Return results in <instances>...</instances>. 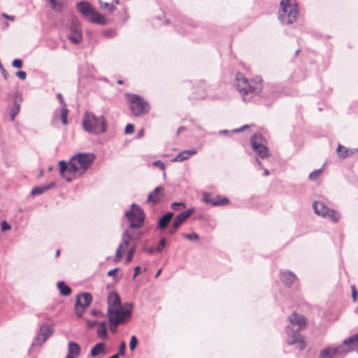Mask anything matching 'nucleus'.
Wrapping results in <instances>:
<instances>
[{
    "instance_id": "57",
    "label": "nucleus",
    "mask_w": 358,
    "mask_h": 358,
    "mask_svg": "<svg viewBox=\"0 0 358 358\" xmlns=\"http://www.w3.org/2000/svg\"><path fill=\"white\" fill-rule=\"evenodd\" d=\"M118 270H119V268H113V269H111V270H110V271L108 272L107 275H108V276H112V275H114V274H115V273Z\"/></svg>"
},
{
    "instance_id": "53",
    "label": "nucleus",
    "mask_w": 358,
    "mask_h": 358,
    "mask_svg": "<svg viewBox=\"0 0 358 358\" xmlns=\"http://www.w3.org/2000/svg\"><path fill=\"white\" fill-rule=\"evenodd\" d=\"M57 97L60 103V104L63 106H66V104L65 103L64 101V99H63V96H62V94H60V93H58L57 94Z\"/></svg>"
},
{
    "instance_id": "54",
    "label": "nucleus",
    "mask_w": 358,
    "mask_h": 358,
    "mask_svg": "<svg viewBox=\"0 0 358 358\" xmlns=\"http://www.w3.org/2000/svg\"><path fill=\"white\" fill-rule=\"evenodd\" d=\"M185 150V152H187V155H188V158L190 156L196 154V152H197V150L196 149H190V150Z\"/></svg>"
},
{
    "instance_id": "2",
    "label": "nucleus",
    "mask_w": 358,
    "mask_h": 358,
    "mask_svg": "<svg viewBox=\"0 0 358 358\" xmlns=\"http://www.w3.org/2000/svg\"><path fill=\"white\" fill-rule=\"evenodd\" d=\"M289 324L285 327V333L287 335L286 342L287 345H296L297 348L302 350L306 347V343L300 331L305 328L306 321L304 316L294 312L288 317Z\"/></svg>"
},
{
    "instance_id": "25",
    "label": "nucleus",
    "mask_w": 358,
    "mask_h": 358,
    "mask_svg": "<svg viewBox=\"0 0 358 358\" xmlns=\"http://www.w3.org/2000/svg\"><path fill=\"white\" fill-rule=\"evenodd\" d=\"M173 215H174L173 213L168 212L167 213L164 215L162 217H160V219L159 220V222H158L159 229L161 230L165 229L168 227V225H169V222H171V219L173 218Z\"/></svg>"
},
{
    "instance_id": "17",
    "label": "nucleus",
    "mask_w": 358,
    "mask_h": 358,
    "mask_svg": "<svg viewBox=\"0 0 358 358\" xmlns=\"http://www.w3.org/2000/svg\"><path fill=\"white\" fill-rule=\"evenodd\" d=\"M137 238H138L137 236L135 237L134 235L130 234L129 229H126L122 235V243H121L119 245V247L116 251L115 260L117 261L122 257V253H123L122 250L124 248V246H127L129 245V241L137 239Z\"/></svg>"
},
{
    "instance_id": "58",
    "label": "nucleus",
    "mask_w": 358,
    "mask_h": 358,
    "mask_svg": "<svg viewBox=\"0 0 358 358\" xmlns=\"http://www.w3.org/2000/svg\"><path fill=\"white\" fill-rule=\"evenodd\" d=\"M2 16L9 20L13 21L15 20V17L13 15H8L6 13H2Z\"/></svg>"
},
{
    "instance_id": "30",
    "label": "nucleus",
    "mask_w": 358,
    "mask_h": 358,
    "mask_svg": "<svg viewBox=\"0 0 358 358\" xmlns=\"http://www.w3.org/2000/svg\"><path fill=\"white\" fill-rule=\"evenodd\" d=\"M57 287L59 289L60 294L62 296H69L71 293V289L66 285L64 282L59 281L57 283Z\"/></svg>"
},
{
    "instance_id": "44",
    "label": "nucleus",
    "mask_w": 358,
    "mask_h": 358,
    "mask_svg": "<svg viewBox=\"0 0 358 358\" xmlns=\"http://www.w3.org/2000/svg\"><path fill=\"white\" fill-rule=\"evenodd\" d=\"M134 131V126L132 124H127L124 129V133L126 134H131Z\"/></svg>"
},
{
    "instance_id": "3",
    "label": "nucleus",
    "mask_w": 358,
    "mask_h": 358,
    "mask_svg": "<svg viewBox=\"0 0 358 358\" xmlns=\"http://www.w3.org/2000/svg\"><path fill=\"white\" fill-rule=\"evenodd\" d=\"M262 79L257 76L249 81L243 73L236 74L234 85L239 92L243 101H249L255 95L259 94L263 90Z\"/></svg>"
},
{
    "instance_id": "24",
    "label": "nucleus",
    "mask_w": 358,
    "mask_h": 358,
    "mask_svg": "<svg viewBox=\"0 0 358 358\" xmlns=\"http://www.w3.org/2000/svg\"><path fill=\"white\" fill-rule=\"evenodd\" d=\"M108 307H113V308H117V307L123 306L121 304V300L119 295L116 292H110L108 297Z\"/></svg>"
},
{
    "instance_id": "27",
    "label": "nucleus",
    "mask_w": 358,
    "mask_h": 358,
    "mask_svg": "<svg viewBox=\"0 0 358 358\" xmlns=\"http://www.w3.org/2000/svg\"><path fill=\"white\" fill-rule=\"evenodd\" d=\"M164 189L162 186H157L155 188V189L148 194V202H152L154 203H157L160 197L159 196V194Z\"/></svg>"
},
{
    "instance_id": "55",
    "label": "nucleus",
    "mask_w": 358,
    "mask_h": 358,
    "mask_svg": "<svg viewBox=\"0 0 358 358\" xmlns=\"http://www.w3.org/2000/svg\"><path fill=\"white\" fill-rule=\"evenodd\" d=\"M0 68H1V73L3 76V78L7 80L8 79V73L3 68L1 64L0 63Z\"/></svg>"
},
{
    "instance_id": "16",
    "label": "nucleus",
    "mask_w": 358,
    "mask_h": 358,
    "mask_svg": "<svg viewBox=\"0 0 358 358\" xmlns=\"http://www.w3.org/2000/svg\"><path fill=\"white\" fill-rule=\"evenodd\" d=\"M22 100L23 99L22 92L20 91H16L13 96V106L9 108V115L12 122L15 120L16 115L20 110Z\"/></svg>"
},
{
    "instance_id": "10",
    "label": "nucleus",
    "mask_w": 358,
    "mask_h": 358,
    "mask_svg": "<svg viewBox=\"0 0 358 358\" xmlns=\"http://www.w3.org/2000/svg\"><path fill=\"white\" fill-rule=\"evenodd\" d=\"M92 295L88 292L80 293L77 295L74 311L78 317L83 316L85 308L92 303Z\"/></svg>"
},
{
    "instance_id": "59",
    "label": "nucleus",
    "mask_w": 358,
    "mask_h": 358,
    "mask_svg": "<svg viewBox=\"0 0 358 358\" xmlns=\"http://www.w3.org/2000/svg\"><path fill=\"white\" fill-rule=\"evenodd\" d=\"M178 229V227H176L174 228V224H172L171 228L169 229V232L170 234H173L176 233V231H177Z\"/></svg>"
},
{
    "instance_id": "26",
    "label": "nucleus",
    "mask_w": 358,
    "mask_h": 358,
    "mask_svg": "<svg viewBox=\"0 0 358 358\" xmlns=\"http://www.w3.org/2000/svg\"><path fill=\"white\" fill-rule=\"evenodd\" d=\"M90 21L101 25H105L107 22L105 17L99 13L95 9L90 16Z\"/></svg>"
},
{
    "instance_id": "52",
    "label": "nucleus",
    "mask_w": 358,
    "mask_h": 358,
    "mask_svg": "<svg viewBox=\"0 0 358 358\" xmlns=\"http://www.w3.org/2000/svg\"><path fill=\"white\" fill-rule=\"evenodd\" d=\"M351 292H352V297L353 299V301H356L357 292L356 287L355 285H351Z\"/></svg>"
},
{
    "instance_id": "19",
    "label": "nucleus",
    "mask_w": 358,
    "mask_h": 358,
    "mask_svg": "<svg viewBox=\"0 0 358 358\" xmlns=\"http://www.w3.org/2000/svg\"><path fill=\"white\" fill-rule=\"evenodd\" d=\"M193 24L189 20L181 19L178 20L176 23V28L178 32L185 34L190 32V27Z\"/></svg>"
},
{
    "instance_id": "4",
    "label": "nucleus",
    "mask_w": 358,
    "mask_h": 358,
    "mask_svg": "<svg viewBox=\"0 0 358 358\" xmlns=\"http://www.w3.org/2000/svg\"><path fill=\"white\" fill-rule=\"evenodd\" d=\"M83 127L89 134L99 135L106 131L107 121L102 115H96L93 113L86 112L83 116Z\"/></svg>"
},
{
    "instance_id": "21",
    "label": "nucleus",
    "mask_w": 358,
    "mask_h": 358,
    "mask_svg": "<svg viewBox=\"0 0 358 358\" xmlns=\"http://www.w3.org/2000/svg\"><path fill=\"white\" fill-rule=\"evenodd\" d=\"M194 212V208H189L184 212L179 213L173 220L174 228L179 227L180 224Z\"/></svg>"
},
{
    "instance_id": "20",
    "label": "nucleus",
    "mask_w": 358,
    "mask_h": 358,
    "mask_svg": "<svg viewBox=\"0 0 358 358\" xmlns=\"http://www.w3.org/2000/svg\"><path fill=\"white\" fill-rule=\"evenodd\" d=\"M76 7L78 10L85 17H90V16L94 10V8L91 6V4L87 1H80L78 3Z\"/></svg>"
},
{
    "instance_id": "48",
    "label": "nucleus",
    "mask_w": 358,
    "mask_h": 358,
    "mask_svg": "<svg viewBox=\"0 0 358 358\" xmlns=\"http://www.w3.org/2000/svg\"><path fill=\"white\" fill-rule=\"evenodd\" d=\"M153 166L159 168L161 170L165 169V164L160 160L155 161L152 163Z\"/></svg>"
},
{
    "instance_id": "49",
    "label": "nucleus",
    "mask_w": 358,
    "mask_h": 358,
    "mask_svg": "<svg viewBox=\"0 0 358 358\" xmlns=\"http://www.w3.org/2000/svg\"><path fill=\"white\" fill-rule=\"evenodd\" d=\"M10 229V225L6 221L3 220L1 222V230L3 231H7Z\"/></svg>"
},
{
    "instance_id": "22",
    "label": "nucleus",
    "mask_w": 358,
    "mask_h": 358,
    "mask_svg": "<svg viewBox=\"0 0 358 358\" xmlns=\"http://www.w3.org/2000/svg\"><path fill=\"white\" fill-rule=\"evenodd\" d=\"M348 349V352L358 347V333L348 337L343 341L341 345Z\"/></svg>"
},
{
    "instance_id": "23",
    "label": "nucleus",
    "mask_w": 358,
    "mask_h": 358,
    "mask_svg": "<svg viewBox=\"0 0 358 358\" xmlns=\"http://www.w3.org/2000/svg\"><path fill=\"white\" fill-rule=\"evenodd\" d=\"M80 353V345L76 342L70 341L68 344V354L66 358H77Z\"/></svg>"
},
{
    "instance_id": "39",
    "label": "nucleus",
    "mask_w": 358,
    "mask_h": 358,
    "mask_svg": "<svg viewBox=\"0 0 358 358\" xmlns=\"http://www.w3.org/2000/svg\"><path fill=\"white\" fill-rule=\"evenodd\" d=\"M166 244V241L165 238H161L157 246L155 248V251L160 253L163 251Z\"/></svg>"
},
{
    "instance_id": "7",
    "label": "nucleus",
    "mask_w": 358,
    "mask_h": 358,
    "mask_svg": "<svg viewBox=\"0 0 358 358\" xmlns=\"http://www.w3.org/2000/svg\"><path fill=\"white\" fill-rule=\"evenodd\" d=\"M125 217L130 222V228L137 229L143 225L145 213L137 204L132 203L131 209L125 212Z\"/></svg>"
},
{
    "instance_id": "56",
    "label": "nucleus",
    "mask_w": 358,
    "mask_h": 358,
    "mask_svg": "<svg viewBox=\"0 0 358 358\" xmlns=\"http://www.w3.org/2000/svg\"><path fill=\"white\" fill-rule=\"evenodd\" d=\"M92 315H94V316H96V317H98V316H100V315H103L101 311L98 310H92Z\"/></svg>"
},
{
    "instance_id": "46",
    "label": "nucleus",
    "mask_w": 358,
    "mask_h": 358,
    "mask_svg": "<svg viewBox=\"0 0 358 358\" xmlns=\"http://www.w3.org/2000/svg\"><path fill=\"white\" fill-rule=\"evenodd\" d=\"M182 207V208H185V203L183 202H173L171 203V208L174 210H178V207Z\"/></svg>"
},
{
    "instance_id": "13",
    "label": "nucleus",
    "mask_w": 358,
    "mask_h": 358,
    "mask_svg": "<svg viewBox=\"0 0 358 358\" xmlns=\"http://www.w3.org/2000/svg\"><path fill=\"white\" fill-rule=\"evenodd\" d=\"M53 332L54 328L52 325L48 323L42 324L33 344L36 345H41L53 334Z\"/></svg>"
},
{
    "instance_id": "28",
    "label": "nucleus",
    "mask_w": 358,
    "mask_h": 358,
    "mask_svg": "<svg viewBox=\"0 0 358 358\" xmlns=\"http://www.w3.org/2000/svg\"><path fill=\"white\" fill-rule=\"evenodd\" d=\"M55 186V182H52L49 185H46L36 186L32 189L31 193L34 196L40 195V194H43V192H45V191L51 189L52 187H53Z\"/></svg>"
},
{
    "instance_id": "64",
    "label": "nucleus",
    "mask_w": 358,
    "mask_h": 358,
    "mask_svg": "<svg viewBox=\"0 0 358 358\" xmlns=\"http://www.w3.org/2000/svg\"><path fill=\"white\" fill-rule=\"evenodd\" d=\"M146 250L149 254H152L155 251V248H148Z\"/></svg>"
},
{
    "instance_id": "50",
    "label": "nucleus",
    "mask_w": 358,
    "mask_h": 358,
    "mask_svg": "<svg viewBox=\"0 0 358 358\" xmlns=\"http://www.w3.org/2000/svg\"><path fill=\"white\" fill-rule=\"evenodd\" d=\"M16 76L21 80H25L27 78V73L23 71L16 72Z\"/></svg>"
},
{
    "instance_id": "15",
    "label": "nucleus",
    "mask_w": 358,
    "mask_h": 358,
    "mask_svg": "<svg viewBox=\"0 0 358 358\" xmlns=\"http://www.w3.org/2000/svg\"><path fill=\"white\" fill-rule=\"evenodd\" d=\"M202 201L213 206H224L229 203V200L227 197L221 196L220 195L213 197L212 195L208 192L203 193Z\"/></svg>"
},
{
    "instance_id": "43",
    "label": "nucleus",
    "mask_w": 358,
    "mask_h": 358,
    "mask_svg": "<svg viewBox=\"0 0 358 358\" xmlns=\"http://www.w3.org/2000/svg\"><path fill=\"white\" fill-rule=\"evenodd\" d=\"M125 348H126V343L125 342L122 341L120 343L118 350L119 357L120 356H124L125 353Z\"/></svg>"
},
{
    "instance_id": "51",
    "label": "nucleus",
    "mask_w": 358,
    "mask_h": 358,
    "mask_svg": "<svg viewBox=\"0 0 358 358\" xmlns=\"http://www.w3.org/2000/svg\"><path fill=\"white\" fill-rule=\"evenodd\" d=\"M110 330L112 333L115 334L117 331V328L118 325H116L114 322H109Z\"/></svg>"
},
{
    "instance_id": "33",
    "label": "nucleus",
    "mask_w": 358,
    "mask_h": 358,
    "mask_svg": "<svg viewBox=\"0 0 358 358\" xmlns=\"http://www.w3.org/2000/svg\"><path fill=\"white\" fill-rule=\"evenodd\" d=\"M322 171H323V168H320L319 169L314 170L309 174L308 179L311 181H316L320 178V176L322 175Z\"/></svg>"
},
{
    "instance_id": "63",
    "label": "nucleus",
    "mask_w": 358,
    "mask_h": 358,
    "mask_svg": "<svg viewBox=\"0 0 358 358\" xmlns=\"http://www.w3.org/2000/svg\"><path fill=\"white\" fill-rule=\"evenodd\" d=\"M270 174L269 171L266 169H264V176H268Z\"/></svg>"
},
{
    "instance_id": "45",
    "label": "nucleus",
    "mask_w": 358,
    "mask_h": 358,
    "mask_svg": "<svg viewBox=\"0 0 358 358\" xmlns=\"http://www.w3.org/2000/svg\"><path fill=\"white\" fill-rule=\"evenodd\" d=\"M12 66L14 68L20 69L22 66V61L20 59H15L13 61Z\"/></svg>"
},
{
    "instance_id": "31",
    "label": "nucleus",
    "mask_w": 358,
    "mask_h": 358,
    "mask_svg": "<svg viewBox=\"0 0 358 358\" xmlns=\"http://www.w3.org/2000/svg\"><path fill=\"white\" fill-rule=\"evenodd\" d=\"M97 334L100 337H103L104 338L107 336V328H106V322H102L99 323V327L97 329Z\"/></svg>"
},
{
    "instance_id": "5",
    "label": "nucleus",
    "mask_w": 358,
    "mask_h": 358,
    "mask_svg": "<svg viewBox=\"0 0 358 358\" xmlns=\"http://www.w3.org/2000/svg\"><path fill=\"white\" fill-rule=\"evenodd\" d=\"M278 19L283 25H290L296 21L299 8L296 0H281Z\"/></svg>"
},
{
    "instance_id": "47",
    "label": "nucleus",
    "mask_w": 358,
    "mask_h": 358,
    "mask_svg": "<svg viewBox=\"0 0 358 358\" xmlns=\"http://www.w3.org/2000/svg\"><path fill=\"white\" fill-rule=\"evenodd\" d=\"M134 252H135V247H133L127 252V262H130L132 259Z\"/></svg>"
},
{
    "instance_id": "6",
    "label": "nucleus",
    "mask_w": 358,
    "mask_h": 358,
    "mask_svg": "<svg viewBox=\"0 0 358 358\" xmlns=\"http://www.w3.org/2000/svg\"><path fill=\"white\" fill-rule=\"evenodd\" d=\"M127 305L129 306V309L125 308L124 306H120L117 308L108 307L107 315L109 322H114L116 325H120L129 320L131 317L133 303Z\"/></svg>"
},
{
    "instance_id": "9",
    "label": "nucleus",
    "mask_w": 358,
    "mask_h": 358,
    "mask_svg": "<svg viewBox=\"0 0 358 358\" xmlns=\"http://www.w3.org/2000/svg\"><path fill=\"white\" fill-rule=\"evenodd\" d=\"M313 208L315 214L322 216L324 218H327L334 223H336L339 220V216L336 212L328 208L322 201H314L313 203Z\"/></svg>"
},
{
    "instance_id": "38",
    "label": "nucleus",
    "mask_w": 358,
    "mask_h": 358,
    "mask_svg": "<svg viewBox=\"0 0 358 358\" xmlns=\"http://www.w3.org/2000/svg\"><path fill=\"white\" fill-rule=\"evenodd\" d=\"M196 94L194 95L193 99H203L206 96V92L201 87L196 89Z\"/></svg>"
},
{
    "instance_id": "40",
    "label": "nucleus",
    "mask_w": 358,
    "mask_h": 358,
    "mask_svg": "<svg viewBox=\"0 0 358 358\" xmlns=\"http://www.w3.org/2000/svg\"><path fill=\"white\" fill-rule=\"evenodd\" d=\"M100 5L101 7H103V8H107L110 13H112L116 10L115 6H114L113 3L100 1Z\"/></svg>"
},
{
    "instance_id": "60",
    "label": "nucleus",
    "mask_w": 358,
    "mask_h": 358,
    "mask_svg": "<svg viewBox=\"0 0 358 358\" xmlns=\"http://www.w3.org/2000/svg\"><path fill=\"white\" fill-rule=\"evenodd\" d=\"M141 271V267L140 266H136L134 268V278H135L140 273Z\"/></svg>"
},
{
    "instance_id": "29",
    "label": "nucleus",
    "mask_w": 358,
    "mask_h": 358,
    "mask_svg": "<svg viewBox=\"0 0 358 358\" xmlns=\"http://www.w3.org/2000/svg\"><path fill=\"white\" fill-rule=\"evenodd\" d=\"M103 352H104V343H98L91 349L90 355L94 357Z\"/></svg>"
},
{
    "instance_id": "32",
    "label": "nucleus",
    "mask_w": 358,
    "mask_h": 358,
    "mask_svg": "<svg viewBox=\"0 0 358 358\" xmlns=\"http://www.w3.org/2000/svg\"><path fill=\"white\" fill-rule=\"evenodd\" d=\"M249 128H250V126L248 124H245L239 128L231 130V132L233 134L239 133V132L243 131L246 129H249ZM229 133H230V131L227 130V129L219 131L220 134H229Z\"/></svg>"
},
{
    "instance_id": "34",
    "label": "nucleus",
    "mask_w": 358,
    "mask_h": 358,
    "mask_svg": "<svg viewBox=\"0 0 358 358\" xmlns=\"http://www.w3.org/2000/svg\"><path fill=\"white\" fill-rule=\"evenodd\" d=\"M337 152L339 157L345 158L350 155L349 150L344 146L339 145L337 148Z\"/></svg>"
},
{
    "instance_id": "37",
    "label": "nucleus",
    "mask_w": 358,
    "mask_h": 358,
    "mask_svg": "<svg viewBox=\"0 0 358 358\" xmlns=\"http://www.w3.org/2000/svg\"><path fill=\"white\" fill-rule=\"evenodd\" d=\"M48 2L52 7V8L55 10H60L62 8V2L61 0H48Z\"/></svg>"
},
{
    "instance_id": "11",
    "label": "nucleus",
    "mask_w": 358,
    "mask_h": 358,
    "mask_svg": "<svg viewBox=\"0 0 358 358\" xmlns=\"http://www.w3.org/2000/svg\"><path fill=\"white\" fill-rule=\"evenodd\" d=\"M263 136L262 134H256L250 138V144L252 150L262 159L266 158L269 156V150L268 148L262 143Z\"/></svg>"
},
{
    "instance_id": "1",
    "label": "nucleus",
    "mask_w": 358,
    "mask_h": 358,
    "mask_svg": "<svg viewBox=\"0 0 358 358\" xmlns=\"http://www.w3.org/2000/svg\"><path fill=\"white\" fill-rule=\"evenodd\" d=\"M96 159L94 153L81 152L73 155L69 163L65 160L59 162V173L62 177L65 178L68 182L72 180L71 176L76 173L83 174L92 166Z\"/></svg>"
},
{
    "instance_id": "62",
    "label": "nucleus",
    "mask_w": 358,
    "mask_h": 358,
    "mask_svg": "<svg viewBox=\"0 0 358 358\" xmlns=\"http://www.w3.org/2000/svg\"><path fill=\"white\" fill-rule=\"evenodd\" d=\"M185 129L184 127H180L177 130V135H179L180 133Z\"/></svg>"
},
{
    "instance_id": "8",
    "label": "nucleus",
    "mask_w": 358,
    "mask_h": 358,
    "mask_svg": "<svg viewBox=\"0 0 358 358\" xmlns=\"http://www.w3.org/2000/svg\"><path fill=\"white\" fill-rule=\"evenodd\" d=\"M130 109L135 116H140L149 111V104L143 98L136 94H129Z\"/></svg>"
},
{
    "instance_id": "35",
    "label": "nucleus",
    "mask_w": 358,
    "mask_h": 358,
    "mask_svg": "<svg viewBox=\"0 0 358 358\" xmlns=\"http://www.w3.org/2000/svg\"><path fill=\"white\" fill-rule=\"evenodd\" d=\"M69 113V110L66 106H63L60 109V115L62 118V122L63 124H66L68 123L67 116Z\"/></svg>"
},
{
    "instance_id": "61",
    "label": "nucleus",
    "mask_w": 358,
    "mask_h": 358,
    "mask_svg": "<svg viewBox=\"0 0 358 358\" xmlns=\"http://www.w3.org/2000/svg\"><path fill=\"white\" fill-rule=\"evenodd\" d=\"M96 324H98V322L96 321H90V320L87 321V326L90 328H92L94 325H96Z\"/></svg>"
},
{
    "instance_id": "42",
    "label": "nucleus",
    "mask_w": 358,
    "mask_h": 358,
    "mask_svg": "<svg viewBox=\"0 0 358 358\" xmlns=\"http://www.w3.org/2000/svg\"><path fill=\"white\" fill-rule=\"evenodd\" d=\"M182 236L190 241H197L199 238L198 234L196 233L184 234H182Z\"/></svg>"
},
{
    "instance_id": "36",
    "label": "nucleus",
    "mask_w": 358,
    "mask_h": 358,
    "mask_svg": "<svg viewBox=\"0 0 358 358\" xmlns=\"http://www.w3.org/2000/svg\"><path fill=\"white\" fill-rule=\"evenodd\" d=\"M187 152L183 150L178 153L173 159V162H182L188 159V155H187Z\"/></svg>"
},
{
    "instance_id": "41",
    "label": "nucleus",
    "mask_w": 358,
    "mask_h": 358,
    "mask_svg": "<svg viewBox=\"0 0 358 358\" xmlns=\"http://www.w3.org/2000/svg\"><path fill=\"white\" fill-rule=\"evenodd\" d=\"M138 343V341L136 336L133 335L131 337L130 343H129V348L131 351H133L136 348L137 345Z\"/></svg>"
},
{
    "instance_id": "18",
    "label": "nucleus",
    "mask_w": 358,
    "mask_h": 358,
    "mask_svg": "<svg viewBox=\"0 0 358 358\" xmlns=\"http://www.w3.org/2000/svg\"><path fill=\"white\" fill-rule=\"evenodd\" d=\"M280 276L282 283L287 287L292 286L297 280L296 275L289 270H282Z\"/></svg>"
},
{
    "instance_id": "12",
    "label": "nucleus",
    "mask_w": 358,
    "mask_h": 358,
    "mask_svg": "<svg viewBox=\"0 0 358 358\" xmlns=\"http://www.w3.org/2000/svg\"><path fill=\"white\" fill-rule=\"evenodd\" d=\"M69 39L75 44L80 43L83 40L80 22L76 17H72L69 25Z\"/></svg>"
},
{
    "instance_id": "14",
    "label": "nucleus",
    "mask_w": 358,
    "mask_h": 358,
    "mask_svg": "<svg viewBox=\"0 0 358 358\" xmlns=\"http://www.w3.org/2000/svg\"><path fill=\"white\" fill-rule=\"evenodd\" d=\"M348 353V349L343 345H337L336 347L328 346L322 349L320 352V358H334L335 356L340 355H346Z\"/></svg>"
}]
</instances>
